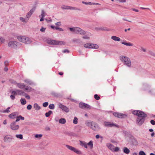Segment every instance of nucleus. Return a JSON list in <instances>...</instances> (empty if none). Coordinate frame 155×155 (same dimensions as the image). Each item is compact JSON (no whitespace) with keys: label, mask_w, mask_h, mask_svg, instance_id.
I'll return each instance as SVG.
<instances>
[{"label":"nucleus","mask_w":155,"mask_h":155,"mask_svg":"<svg viewBox=\"0 0 155 155\" xmlns=\"http://www.w3.org/2000/svg\"><path fill=\"white\" fill-rule=\"evenodd\" d=\"M76 28H69V30L70 31L72 32H74V33H75L76 32Z\"/></svg>","instance_id":"obj_42"},{"label":"nucleus","mask_w":155,"mask_h":155,"mask_svg":"<svg viewBox=\"0 0 155 155\" xmlns=\"http://www.w3.org/2000/svg\"><path fill=\"white\" fill-rule=\"evenodd\" d=\"M66 146L68 149L74 152V151L75 150V148L71 146L68 145H66Z\"/></svg>","instance_id":"obj_24"},{"label":"nucleus","mask_w":155,"mask_h":155,"mask_svg":"<svg viewBox=\"0 0 155 155\" xmlns=\"http://www.w3.org/2000/svg\"><path fill=\"white\" fill-rule=\"evenodd\" d=\"M24 82L25 83H26L29 84L30 85H31L32 84H33V83L31 81H30L28 79L25 80H24Z\"/></svg>","instance_id":"obj_35"},{"label":"nucleus","mask_w":155,"mask_h":155,"mask_svg":"<svg viewBox=\"0 0 155 155\" xmlns=\"http://www.w3.org/2000/svg\"><path fill=\"white\" fill-rule=\"evenodd\" d=\"M143 114H142L141 117H138L136 119V123L138 126H141L144 122L146 118L147 117V114L143 112Z\"/></svg>","instance_id":"obj_1"},{"label":"nucleus","mask_w":155,"mask_h":155,"mask_svg":"<svg viewBox=\"0 0 155 155\" xmlns=\"http://www.w3.org/2000/svg\"><path fill=\"white\" fill-rule=\"evenodd\" d=\"M62 9H72V10H76L77 9L76 8L73 7H71L67 5H64L61 7Z\"/></svg>","instance_id":"obj_16"},{"label":"nucleus","mask_w":155,"mask_h":155,"mask_svg":"<svg viewBox=\"0 0 155 155\" xmlns=\"http://www.w3.org/2000/svg\"><path fill=\"white\" fill-rule=\"evenodd\" d=\"M123 133L124 134L125 136H126L127 137H132V135L129 132L126 131H124Z\"/></svg>","instance_id":"obj_23"},{"label":"nucleus","mask_w":155,"mask_h":155,"mask_svg":"<svg viewBox=\"0 0 155 155\" xmlns=\"http://www.w3.org/2000/svg\"><path fill=\"white\" fill-rule=\"evenodd\" d=\"M121 43L124 44L125 45H126V46H132L133 45V44L132 43H131L130 42H127L126 41H125L124 42H121Z\"/></svg>","instance_id":"obj_28"},{"label":"nucleus","mask_w":155,"mask_h":155,"mask_svg":"<svg viewBox=\"0 0 155 155\" xmlns=\"http://www.w3.org/2000/svg\"><path fill=\"white\" fill-rule=\"evenodd\" d=\"M19 43L15 41H10L8 44V46L14 48H16Z\"/></svg>","instance_id":"obj_8"},{"label":"nucleus","mask_w":155,"mask_h":155,"mask_svg":"<svg viewBox=\"0 0 155 155\" xmlns=\"http://www.w3.org/2000/svg\"><path fill=\"white\" fill-rule=\"evenodd\" d=\"M34 107L36 110H38L41 108L40 107L37 103H35L34 105Z\"/></svg>","instance_id":"obj_30"},{"label":"nucleus","mask_w":155,"mask_h":155,"mask_svg":"<svg viewBox=\"0 0 155 155\" xmlns=\"http://www.w3.org/2000/svg\"><path fill=\"white\" fill-rule=\"evenodd\" d=\"M16 112H14L8 115V117L10 118L14 119L16 117V114H15Z\"/></svg>","instance_id":"obj_25"},{"label":"nucleus","mask_w":155,"mask_h":155,"mask_svg":"<svg viewBox=\"0 0 155 155\" xmlns=\"http://www.w3.org/2000/svg\"><path fill=\"white\" fill-rule=\"evenodd\" d=\"M143 111L140 110H134L132 111V113L133 114L135 115L138 117H141L142 114H143Z\"/></svg>","instance_id":"obj_14"},{"label":"nucleus","mask_w":155,"mask_h":155,"mask_svg":"<svg viewBox=\"0 0 155 155\" xmlns=\"http://www.w3.org/2000/svg\"><path fill=\"white\" fill-rule=\"evenodd\" d=\"M68 134L70 136H77L76 134L72 132H70L69 133H68Z\"/></svg>","instance_id":"obj_44"},{"label":"nucleus","mask_w":155,"mask_h":155,"mask_svg":"<svg viewBox=\"0 0 155 155\" xmlns=\"http://www.w3.org/2000/svg\"><path fill=\"white\" fill-rule=\"evenodd\" d=\"M119 150V147H114V152H117Z\"/></svg>","instance_id":"obj_54"},{"label":"nucleus","mask_w":155,"mask_h":155,"mask_svg":"<svg viewBox=\"0 0 155 155\" xmlns=\"http://www.w3.org/2000/svg\"><path fill=\"white\" fill-rule=\"evenodd\" d=\"M15 95L14 94H12L10 96L11 98L13 100H14L15 98Z\"/></svg>","instance_id":"obj_58"},{"label":"nucleus","mask_w":155,"mask_h":155,"mask_svg":"<svg viewBox=\"0 0 155 155\" xmlns=\"http://www.w3.org/2000/svg\"><path fill=\"white\" fill-rule=\"evenodd\" d=\"M56 29L60 31H64L63 29L62 28H59L57 27H56Z\"/></svg>","instance_id":"obj_53"},{"label":"nucleus","mask_w":155,"mask_h":155,"mask_svg":"<svg viewBox=\"0 0 155 155\" xmlns=\"http://www.w3.org/2000/svg\"><path fill=\"white\" fill-rule=\"evenodd\" d=\"M15 136L17 138H18L20 139H23V135L22 134H16Z\"/></svg>","instance_id":"obj_37"},{"label":"nucleus","mask_w":155,"mask_h":155,"mask_svg":"<svg viewBox=\"0 0 155 155\" xmlns=\"http://www.w3.org/2000/svg\"><path fill=\"white\" fill-rule=\"evenodd\" d=\"M63 52V53H69V51L68 49H66L62 51Z\"/></svg>","instance_id":"obj_60"},{"label":"nucleus","mask_w":155,"mask_h":155,"mask_svg":"<svg viewBox=\"0 0 155 155\" xmlns=\"http://www.w3.org/2000/svg\"><path fill=\"white\" fill-rule=\"evenodd\" d=\"M46 29V28H44L43 27H42L40 29V31L42 32H44L45 31V30Z\"/></svg>","instance_id":"obj_61"},{"label":"nucleus","mask_w":155,"mask_h":155,"mask_svg":"<svg viewBox=\"0 0 155 155\" xmlns=\"http://www.w3.org/2000/svg\"><path fill=\"white\" fill-rule=\"evenodd\" d=\"M123 150L124 153L126 154H128L130 152L129 150L127 147H124Z\"/></svg>","instance_id":"obj_27"},{"label":"nucleus","mask_w":155,"mask_h":155,"mask_svg":"<svg viewBox=\"0 0 155 155\" xmlns=\"http://www.w3.org/2000/svg\"><path fill=\"white\" fill-rule=\"evenodd\" d=\"M120 60L124 63V64L128 67H130L131 65V61L130 59L127 56H121L120 57Z\"/></svg>","instance_id":"obj_3"},{"label":"nucleus","mask_w":155,"mask_h":155,"mask_svg":"<svg viewBox=\"0 0 155 155\" xmlns=\"http://www.w3.org/2000/svg\"><path fill=\"white\" fill-rule=\"evenodd\" d=\"M45 12L43 10H42L41 11V15L39 16V17L41 18V16L42 17H44L45 16Z\"/></svg>","instance_id":"obj_46"},{"label":"nucleus","mask_w":155,"mask_h":155,"mask_svg":"<svg viewBox=\"0 0 155 155\" xmlns=\"http://www.w3.org/2000/svg\"><path fill=\"white\" fill-rule=\"evenodd\" d=\"M49 108L50 109H53L54 108V105L53 104H50L49 105Z\"/></svg>","instance_id":"obj_40"},{"label":"nucleus","mask_w":155,"mask_h":155,"mask_svg":"<svg viewBox=\"0 0 155 155\" xmlns=\"http://www.w3.org/2000/svg\"><path fill=\"white\" fill-rule=\"evenodd\" d=\"M18 87L21 89H23L25 87V85L24 83H19L17 84Z\"/></svg>","instance_id":"obj_21"},{"label":"nucleus","mask_w":155,"mask_h":155,"mask_svg":"<svg viewBox=\"0 0 155 155\" xmlns=\"http://www.w3.org/2000/svg\"><path fill=\"white\" fill-rule=\"evenodd\" d=\"M10 109V107H8L6 110H3V112L4 113H6V112L8 113V112H9L10 111L9 110V109Z\"/></svg>","instance_id":"obj_45"},{"label":"nucleus","mask_w":155,"mask_h":155,"mask_svg":"<svg viewBox=\"0 0 155 155\" xmlns=\"http://www.w3.org/2000/svg\"><path fill=\"white\" fill-rule=\"evenodd\" d=\"M78 119L76 117H75L73 121V122L74 124H76L78 123Z\"/></svg>","instance_id":"obj_39"},{"label":"nucleus","mask_w":155,"mask_h":155,"mask_svg":"<svg viewBox=\"0 0 155 155\" xmlns=\"http://www.w3.org/2000/svg\"><path fill=\"white\" fill-rule=\"evenodd\" d=\"M31 108H32V106L31 104L28 105L27 107V108L28 110H31Z\"/></svg>","instance_id":"obj_52"},{"label":"nucleus","mask_w":155,"mask_h":155,"mask_svg":"<svg viewBox=\"0 0 155 155\" xmlns=\"http://www.w3.org/2000/svg\"><path fill=\"white\" fill-rule=\"evenodd\" d=\"M55 25L58 26H60L61 25V22L60 21L58 22L55 23Z\"/></svg>","instance_id":"obj_64"},{"label":"nucleus","mask_w":155,"mask_h":155,"mask_svg":"<svg viewBox=\"0 0 155 155\" xmlns=\"http://www.w3.org/2000/svg\"><path fill=\"white\" fill-rule=\"evenodd\" d=\"M17 93L18 95H24L25 94V92L23 91L22 90H17Z\"/></svg>","instance_id":"obj_33"},{"label":"nucleus","mask_w":155,"mask_h":155,"mask_svg":"<svg viewBox=\"0 0 155 155\" xmlns=\"http://www.w3.org/2000/svg\"><path fill=\"white\" fill-rule=\"evenodd\" d=\"M96 30H101V31H108L107 28L104 27H97L95 28Z\"/></svg>","instance_id":"obj_20"},{"label":"nucleus","mask_w":155,"mask_h":155,"mask_svg":"<svg viewBox=\"0 0 155 155\" xmlns=\"http://www.w3.org/2000/svg\"><path fill=\"white\" fill-rule=\"evenodd\" d=\"M82 38L84 39H90V37L88 36H86V35L83 36L82 37Z\"/></svg>","instance_id":"obj_63"},{"label":"nucleus","mask_w":155,"mask_h":155,"mask_svg":"<svg viewBox=\"0 0 155 155\" xmlns=\"http://www.w3.org/2000/svg\"><path fill=\"white\" fill-rule=\"evenodd\" d=\"M32 89V88L30 87H28V86H27L26 87H25V90H31Z\"/></svg>","instance_id":"obj_59"},{"label":"nucleus","mask_w":155,"mask_h":155,"mask_svg":"<svg viewBox=\"0 0 155 155\" xmlns=\"http://www.w3.org/2000/svg\"><path fill=\"white\" fill-rule=\"evenodd\" d=\"M17 39L19 41L26 44H30L31 42V40L29 38L24 36H18Z\"/></svg>","instance_id":"obj_4"},{"label":"nucleus","mask_w":155,"mask_h":155,"mask_svg":"<svg viewBox=\"0 0 155 155\" xmlns=\"http://www.w3.org/2000/svg\"><path fill=\"white\" fill-rule=\"evenodd\" d=\"M149 54L150 55L155 57V53L151 51H149Z\"/></svg>","instance_id":"obj_47"},{"label":"nucleus","mask_w":155,"mask_h":155,"mask_svg":"<svg viewBox=\"0 0 155 155\" xmlns=\"http://www.w3.org/2000/svg\"><path fill=\"white\" fill-rule=\"evenodd\" d=\"M5 40L2 37L0 36V43H3L5 41Z\"/></svg>","instance_id":"obj_48"},{"label":"nucleus","mask_w":155,"mask_h":155,"mask_svg":"<svg viewBox=\"0 0 155 155\" xmlns=\"http://www.w3.org/2000/svg\"><path fill=\"white\" fill-rule=\"evenodd\" d=\"M79 107L81 109H90L91 107L88 104L83 102H80L79 104Z\"/></svg>","instance_id":"obj_9"},{"label":"nucleus","mask_w":155,"mask_h":155,"mask_svg":"<svg viewBox=\"0 0 155 155\" xmlns=\"http://www.w3.org/2000/svg\"><path fill=\"white\" fill-rule=\"evenodd\" d=\"M17 90L16 91H13L12 92V94H14V95H16L17 94Z\"/></svg>","instance_id":"obj_56"},{"label":"nucleus","mask_w":155,"mask_h":155,"mask_svg":"<svg viewBox=\"0 0 155 155\" xmlns=\"http://www.w3.org/2000/svg\"><path fill=\"white\" fill-rule=\"evenodd\" d=\"M74 152L78 154H82L83 153H82L80 150H78L75 148V150L74 151Z\"/></svg>","instance_id":"obj_32"},{"label":"nucleus","mask_w":155,"mask_h":155,"mask_svg":"<svg viewBox=\"0 0 155 155\" xmlns=\"http://www.w3.org/2000/svg\"><path fill=\"white\" fill-rule=\"evenodd\" d=\"M72 41L73 42H76L77 43L80 42V39L76 38L73 39Z\"/></svg>","instance_id":"obj_36"},{"label":"nucleus","mask_w":155,"mask_h":155,"mask_svg":"<svg viewBox=\"0 0 155 155\" xmlns=\"http://www.w3.org/2000/svg\"><path fill=\"white\" fill-rule=\"evenodd\" d=\"M88 145L91 149L93 148V142L92 140L90 141L88 143H87V145Z\"/></svg>","instance_id":"obj_29"},{"label":"nucleus","mask_w":155,"mask_h":155,"mask_svg":"<svg viewBox=\"0 0 155 155\" xmlns=\"http://www.w3.org/2000/svg\"><path fill=\"white\" fill-rule=\"evenodd\" d=\"M58 106L59 108H61L63 111H64L66 113H68L69 112V108L64 105L61 103H59L58 104Z\"/></svg>","instance_id":"obj_10"},{"label":"nucleus","mask_w":155,"mask_h":155,"mask_svg":"<svg viewBox=\"0 0 155 155\" xmlns=\"http://www.w3.org/2000/svg\"><path fill=\"white\" fill-rule=\"evenodd\" d=\"M35 7H33L30 10L29 12L28 13L27 15H26V17L27 18H30L31 15L35 11Z\"/></svg>","instance_id":"obj_15"},{"label":"nucleus","mask_w":155,"mask_h":155,"mask_svg":"<svg viewBox=\"0 0 155 155\" xmlns=\"http://www.w3.org/2000/svg\"><path fill=\"white\" fill-rule=\"evenodd\" d=\"M86 124L87 126L90 127L94 130L97 131L100 128L98 125L93 121L87 122Z\"/></svg>","instance_id":"obj_2"},{"label":"nucleus","mask_w":155,"mask_h":155,"mask_svg":"<svg viewBox=\"0 0 155 155\" xmlns=\"http://www.w3.org/2000/svg\"><path fill=\"white\" fill-rule=\"evenodd\" d=\"M47 42L49 44L52 45H64L65 44V42L63 41H59L51 39L48 40Z\"/></svg>","instance_id":"obj_5"},{"label":"nucleus","mask_w":155,"mask_h":155,"mask_svg":"<svg viewBox=\"0 0 155 155\" xmlns=\"http://www.w3.org/2000/svg\"><path fill=\"white\" fill-rule=\"evenodd\" d=\"M150 123L151 124L153 125H155V121L153 120H150Z\"/></svg>","instance_id":"obj_57"},{"label":"nucleus","mask_w":155,"mask_h":155,"mask_svg":"<svg viewBox=\"0 0 155 155\" xmlns=\"http://www.w3.org/2000/svg\"><path fill=\"white\" fill-rule=\"evenodd\" d=\"M42 136V135L41 134H36L35 135V137L36 138H41Z\"/></svg>","instance_id":"obj_38"},{"label":"nucleus","mask_w":155,"mask_h":155,"mask_svg":"<svg viewBox=\"0 0 155 155\" xmlns=\"http://www.w3.org/2000/svg\"><path fill=\"white\" fill-rule=\"evenodd\" d=\"M51 94L54 96L56 97L58 95V94L54 92H52L51 93Z\"/></svg>","instance_id":"obj_55"},{"label":"nucleus","mask_w":155,"mask_h":155,"mask_svg":"<svg viewBox=\"0 0 155 155\" xmlns=\"http://www.w3.org/2000/svg\"><path fill=\"white\" fill-rule=\"evenodd\" d=\"M80 145L82 147H84L85 148H87V143L86 142L84 141H80Z\"/></svg>","instance_id":"obj_19"},{"label":"nucleus","mask_w":155,"mask_h":155,"mask_svg":"<svg viewBox=\"0 0 155 155\" xmlns=\"http://www.w3.org/2000/svg\"><path fill=\"white\" fill-rule=\"evenodd\" d=\"M20 20L22 22H25V19L22 17H20Z\"/></svg>","instance_id":"obj_62"},{"label":"nucleus","mask_w":155,"mask_h":155,"mask_svg":"<svg viewBox=\"0 0 155 155\" xmlns=\"http://www.w3.org/2000/svg\"><path fill=\"white\" fill-rule=\"evenodd\" d=\"M75 33L78 34L84 35L86 34V32L79 28L76 27Z\"/></svg>","instance_id":"obj_12"},{"label":"nucleus","mask_w":155,"mask_h":155,"mask_svg":"<svg viewBox=\"0 0 155 155\" xmlns=\"http://www.w3.org/2000/svg\"><path fill=\"white\" fill-rule=\"evenodd\" d=\"M90 44L87 43L84 45V47L86 48H90Z\"/></svg>","instance_id":"obj_43"},{"label":"nucleus","mask_w":155,"mask_h":155,"mask_svg":"<svg viewBox=\"0 0 155 155\" xmlns=\"http://www.w3.org/2000/svg\"><path fill=\"white\" fill-rule=\"evenodd\" d=\"M107 146L108 147V148H109L112 151H114V146L111 144L107 143Z\"/></svg>","instance_id":"obj_17"},{"label":"nucleus","mask_w":155,"mask_h":155,"mask_svg":"<svg viewBox=\"0 0 155 155\" xmlns=\"http://www.w3.org/2000/svg\"><path fill=\"white\" fill-rule=\"evenodd\" d=\"M104 126L108 127H115L118 128L119 127V125L114 124L113 122L111 123L110 122L104 121Z\"/></svg>","instance_id":"obj_6"},{"label":"nucleus","mask_w":155,"mask_h":155,"mask_svg":"<svg viewBox=\"0 0 155 155\" xmlns=\"http://www.w3.org/2000/svg\"><path fill=\"white\" fill-rule=\"evenodd\" d=\"M13 137L10 135L6 136L4 138V141L5 142H10L12 141Z\"/></svg>","instance_id":"obj_13"},{"label":"nucleus","mask_w":155,"mask_h":155,"mask_svg":"<svg viewBox=\"0 0 155 155\" xmlns=\"http://www.w3.org/2000/svg\"><path fill=\"white\" fill-rule=\"evenodd\" d=\"M90 48H94L97 49L98 48L99 46L98 45L94 44H90Z\"/></svg>","instance_id":"obj_18"},{"label":"nucleus","mask_w":155,"mask_h":155,"mask_svg":"<svg viewBox=\"0 0 155 155\" xmlns=\"http://www.w3.org/2000/svg\"><path fill=\"white\" fill-rule=\"evenodd\" d=\"M48 104V102H45L43 103V106L45 107H47Z\"/></svg>","instance_id":"obj_51"},{"label":"nucleus","mask_w":155,"mask_h":155,"mask_svg":"<svg viewBox=\"0 0 155 155\" xmlns=\"http://www.w3.org/2000/svg\"><path fill=\"white\" fill-rule=\"evenodd\" d=\"M111 38L115 41H120V38L116 36H113L111 37Z\"/></svg>","instance_id":"obj_22"},{"label":"nucleus","mask_w":155,"mask_h":155,"mask_svg":"<svg viewBox=\"0 0 155 155\" xmlns=\"http://www.w3.org/2000/svg\"><path fill=\"white\" fill-rule=\"evenodd\" d=\"M23 95L25 96V97L28 99H29L30 98V96L29 95L27 94L26 93H25V94Z\"/></svg>","instance_id":"obj_50"},{"label":"nucleus","mask_w":155,"mask_h":155,"mask_svg":"<svg viewBox=\"0 0 155 155\" xmlns=\"http://www.w3.org/2000/svg\"><path fill=\"white\" fill-rule=\"evenodd\" d=\"M138 155H146V153L143 151H140Z\"/></svg>","instance_id":"obj_49"},{"label":"nucleus","mask_w":155,"mask_h":155,"mask_svg":"<svg viewBox=\"0 0 155 155\" xmlns=\"http://www.w3.org/2000/svg\"><path fill=\"white\" fill-rule=\"evenodd\" d=\"M20 101L22 105H24L26 103V101L25 99V98H21L20 100Z\"/></svg>","instance_id":"obj_31"},{"label":"nucleus","mask_w":155,"mask_h":155,"mask_svg":"<svg viewBox=\"0 0 155 155\" xmlns=\"http://www.w3.org/2000/svg\"><path fill=\"white\" fill-rule=\"evenodd\" d=\"M52 113V111L51 110H49L48 112H46L45 114V116L46 117H49L51 114Z\"/></svg>","instance_id":"obj_34"},{"label":"nucleus","mask_w":155,"mask_h":155,"mask_svg":"<svg viewBox=\"0 0 155 155\" xmlns=\"http://www.w3.org/2000/svg\"><path fill=\"white\" fill-rule=\"evenodd\" d=\"M66 122V120L64 118H61L59 120V123L61 124H64Z\"/></svg>","instance_id":"obj_26"},{"label":"nucleus","mask_w":155,"mask_h":155,"mask_svg":"<svg viewBox=\"0 0 155 155\" xmlns=\"http://www.w3.org/2000/svg\"><path fill=\"white\" fill-rule=\"evenodd\" d=\"M94 97L97 100H99L100 99V97L97 94H95L94 95Z\"/></svg>","instance_id":"obj_41"},{"label":"nucleus","mask_w":155,"mask_h":155,"mask_svg":"<svg viewBox=\"0 0 155 155\" xmlns=\"http://www.w3.org/2000/svg\"><path fill=\"white\" fill-rule=\"evenodd\" d=\"M115 117L121 118H125L127 117V115L119 112H114L113 114Z\"/></svg>","instance_id":"obj_7"},{"label":"nucleus","mask_w":155,"mask_h":155,"mask_svg":"<svg viewBox=\"0 0 155 155\" xmlns=\"http://www.w3.org/2000/svg\"><path fill=\"white\" fill-rule=\"evenodd\" d=\"M11 128L13 130H18L19 127V126L18 125H16V123L15 122H13L10 125Z\"/></svg>","instance_id":"obj_11"}]
</instances>
